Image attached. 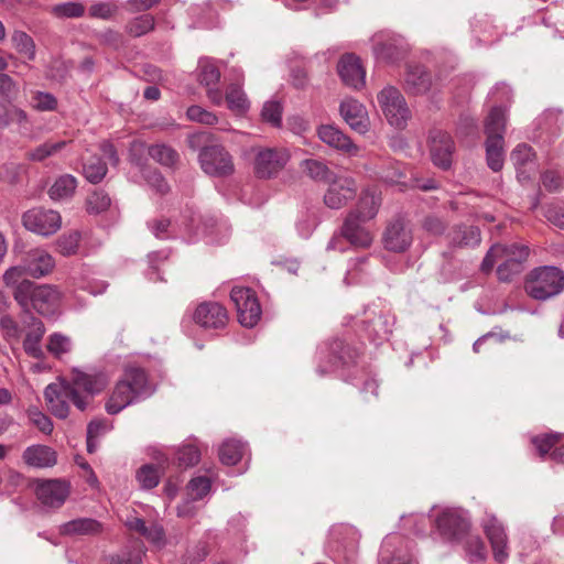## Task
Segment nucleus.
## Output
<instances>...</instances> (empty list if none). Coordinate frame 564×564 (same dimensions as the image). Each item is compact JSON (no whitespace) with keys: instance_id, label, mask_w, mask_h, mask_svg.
<instances>
[{"instance_id":"423d86ee","label":"nucleus","mask_w":564,"mask_h":564,"mask_svg":"<svg viewBox=\"0 0 564 564\" xmlns=\"http://www.w3.org/2000/svg\"><path fill=\"white\" fill-rule=\"evenodd\" d=\"M198 161L202 170L210 176H228L235 171L232 156L219 144L203 147L198 154Z\"/></svg>"},{"instance_id":"f257e3e1","label":"nucleus","mask_w":564,"mask_h":564,"mask_svg":"<svg viewBox=\"0 0 564 564\" xmlns=\"http://www.w3.org/2000/svg\"><path fill=\"white\" fill-rule=\"evenodd\" d=\"M13 297L24 311L34 308L39 314L48 316L57 310L62 294L54 285H37L30 280H23L13 290Z\"/></svg>"},{"instance_id":"c9c22d12","label":"nucleus","mask_w":564,"mask_h":564,"mask_svg":"<svg viewBox=\"0 0 564 564\" xmlns=\"http://www.w3.org/2000/svg\"><path fill=\"white\" fill-rule=\"evenodd\" d=\"M345 346L340 339H335L333 343L324 345L318 348V358L322 360L328 354V368H324L322 365L317 367L319 375H325L328 370L336 368L339 362H346L344 356Z\"/></svg>"},{"instance_id":"69168bd1","label":"nucleus","mask_w":564,"mask_h":564,"mask_svg":"<svg viewBox=\"0 0 564 564\" xmlns=\"http://www.w3.org/2000/svg\"><path fill=\"white\" fill-rule=\"evenodd\" d=\"M187 118L192 121L204 123V124H215L217 122V117L210 111L202 108L200 106H191L186 111Z\"/></svg>"},{"instance_id":"ea45409f","label":"nucleus","mask_w":564,"mask_h":564,"mask_svg":"<svg viewBox=\"0 0 564 564\" xmlns=\"http://www.w3.org/2000/svg\"><path fill=\"white\" fill-rule=\"evenodd\" d=\"M77 187L76 178L70 174L59 176L48 189L53 200H63L73 196Z\"/></svg>"},{"instance_id":"4c0bfd02","label":"nucleus","mask_w":564,"mask_h":564,"mask_svg":"<svg viewBox=\"0 0 564 564\" xmlns=\"http://www.w3.org/2000/svg\"><path fill=\"white\" fill-rule=\"evenodd\" d=\"M247 452V445L234 438L226 440L219 447V459L224 465L232 466L241 460Z\"/></svg>"},{"instance_id":"4d7b16f0","label":"nucleus","mask_w":564,"mask_h":564,"mask_svg":"<svg viewBox=\"0 0 564 564\" xmlns=\"http://www.w3.org/2000/svg\"><path fill=\"white\" fill-rule=\"evenodd\" d=\"M261 118L263 121L278 128L282 122V106L279 101L270 100L264 102L261 110Z\"/></svg>"},{"instance_id":"f3484780","label":"nucleus","mask_w":564,"mask_h":564,"mask_svg":"<svg viewBox=\"0 0 564 564\" xmlns=\"http://www.w3.org/2000/svg\"><path fill=\"white\" fill-rule=\"evenodd\" d=\"M430 152L434 165L443 170H448L452 165L454 154L452 137L444 131H433L430 137Z\"/></svg>"},{"instance_id":"7ed1b4c3","label":"nucleus","mask_w":564,"mask_h":564,"mask_svg":"<svg viewBox=\"0 0 564 564\" xmlns=\"http://www.w3.org/2000/svg\"><path fill=\"white\" fill-rule=\"evenodd\" d=\"M563 289V271L551 265L534 269L525 282L527 293L539 301H545L556 296Z\"/></svg>"},{"instance_id":"3c124183","label":"nucleus","mask_w":564,"mask_h":564,"mask_svg":"<svg viewBox=\"0 0 564 564\" xmlns=\"http://www.w3.org/2000/svg\"><path fill=\"white\" fill-rule=\"evenodd\" d=\"M162 471L153 465L145 464L138 469L135 478L142 488L152 489L159 485Z\"/></svg>"},{"instance_id":"c756f323","label":"nucleus","mask_w":564,"mask_h":564,"mask_svg":"<svg viewBox=\"0 0 564 564\" xmlns=\"http://www.w3.org/2000/svg\"><path fill=\"white\" fill-rule=\"evenodd\" d=\"M406 52L408 46L400 37L377 42L373 46V53L377 59L386 63H395L402 59L406 55Z\"/></svg>"},{"instance_id":"680f3d73","label":"nucleus","mask_w":564,"mask_h":564,"mask_svg":"<svg viewBox=\"0 0 564 564\" xmlns=\"http://www.w3.org/2000/svg\"><path fill=\"white\" fill-rule=\"evenodd\" d=\"M117 11V4L109 1L96 2L89 7V15L101 20L112 19Z\"/></svg>"},{"instance_id":"6ab92c4d","label":"nucleus","mask_w":564,"mask_h":564,"mask_svg":"<svg viewBox=\"0 0 564 564\" xmlns=\"http://www.w3.org/2000/svg\"><path fill=\"white\" fill-rule=\"evenodd\" d=\"M345 122L356 132L365 134L369 130V117L365 106L354 98H345L339 105Z\"/></svg>"},{"instance_id":"bf43d9fd","label":"nucleus","mask_w":564,"mask_h":564,"mask_svg":"<svg viewBox=\"0 0 564 564\" xmlns=\"http://www.w3.org/2000/svg\"><path fill=\"white\" fill-rule=\"evenodd\" d=\"M110 204L111 200L107 193L95 191L87 198V210L90 214H100L107 210Z\"/></svg>"},{"instance_id":"9d476101","label":"nucleus","mask_w":564,"mask_h":564,"mask_svg":"<svg viewBox=\"0 0 564 564\" xmlns=\"http://www.w3.org/2000/svg\"><path fill=\"white\" fill-rule=\"evenodd\" d=\"M481 525L491 544L494 558L500 564L505 563L509 557V546L503 524L495 514L486 513Z\"/></svg>"},{"instance_id":"20e7f679","label":"nucleus","mask_w":564,"mask_h":564,"mask_svg":"<svg viewBox=\"0 0 564 564\" xmlns=\"http://www.w3.org/2000/svg\"><path fill=\"white\" fill-rule=\"evenodd\" d=\"M44 398L51 413L58 419L68 416L69 402L80 411L87 408V400L66 380L50 383L44 390Z\"/></svg>"},{"instance_id":"e433bc0d","label":"nucleus","mask_w":564,"mask_h":564,"mask_svg":"<svg viewBox=\"0 0 564 564\" xmlns=\"http://www.w3.org/2000/svg\"><path fill=\"white\" fill-rule=\"evenodd\" d=\"M459 541L470 564L482 563L486 560L487 549L479 535L467 532Z\"/></svg>"},{"instance_id":"2f4dec72","label":"nucleus","mask_w":564,"mask_h":564,"mask_svg":"<svg viewBox=\"0 0 564 564\" xmlns=\"http://www.w3.org/2000/svg\"><path fill=\"white\" fill-rule=\"evenodd\" d=\"M405 89L413 95H422L430 90L431 75L421 65H409L404 78Z\"/></svg>"},{"instance_id":"f8f14e48","label":"nucleus","mask_w":564,"mask_h":564,"mask_svg":"<svg viewBox=\"0 0 564 564\" xmlns=\"http://www.w3.org/2000/svg\"><path fill=\"white\" fill-rule=\"evenodd\" d=\"M412 241V231L402 218L398 217L388 223L382 235L386 250L401 253L410 248Z\"/></svg>"},{"instance_id":"c03bdc74","label":"nucleus","mask_w":564,"mask_h":564,"mask_svg":"<svg viewBox=\"0 0 564 564\" xmlns=\"http://www.w3.org/2000/svg\"><path fill=\"white\" fill-rule=\"evenodd\" d=\"M154 17L145 13L129 20L124 25V32L132 37H140L154 30Z\"/></svg>"},{"instance_id":"864d4df0","label":"nucleus","mask_w":564,"mask_h":564,"mask_svg":"<svg viewBox=\"0 0 564 564\" xmlns=\"http://www.w3.org/2000/svg\"><path fill=\"white\" fill-rule=\"evenodd\" d=\"M176 459L181 467L195 466L200 459V451L194 444H185L176 451Z\"/></svg>"},{"instance_id":"b1692460","label":"nucleus","mask_w":564,"mask_h":564,"mask_svg":"<svg viewBox=\"0 0 564 564\" xmlns=\"http://www.w3.org/2000/svg\"><path fill=\"white\" fill-rule=\"evenodd\" d=\"M198 78L202 85L207 88V96L215 105L223 102V94L219 89L213 86L217 85L220 79V72L218 67L208 58L199 61Z\"/></svg>"},{"instance_id":"2eb2a0df","label":"nucleus","mask_w":564,"mask_h":564,"mask_svg":"<svg viewBox=\"0 0 564 564\" xmlns=\"http://www.w3.org/2000/svg\"><path fill=\"white\" fill-rule=\"evenodd\" d=\"M357 192V185L350 177H335L329 182L327 192L324 195V203L332 209L344 207L352 199Z\"/></svg>"},{"instance_id":"58836bf2","label":"nucleus","mask_w":564,"mask_h":564,"mask_svg":"<svg viewBox=\"0 0 564 564\" xmlns=\"http://www.w3.org/2000/svg\"><path fill=\"white\" fill-rule=\"evenodd\" d=\"M402 541L403 539L399 535H389L384 539L380 551L381 564H414L412 556L409 554L392 555L391 546Z\"/></svg>"},{"instance_id":"052dcab7","label":"nucleus","mask_w":564,"mask_h":564,"mask_svg":"<svg viewBox=\"0 0 564 564\" xmlns=\"http://www.w3.org/2000/svg\"><path fill=\"white\" fill-rule=\"evenodd\" d=\"M212 482L210 479L205 476H198L193 478L188 485V495L193 500L203 499L210 491Z\"/></svg>"},{"instance_id":"9b49d317","label":"nucleus","mask_w":564,"mask_h":564,"mask_svg":"<svg viewBox=\"0 0 564 564\" xmlns=\"http://www.w3.org/2000/svg\"><path fill=\"white\" fill-rule=\"evenodd\" d=\"M290 159L283 148L259 150L254 159V172L261 178H269L280 172Z\"/></svg>"},{"instance_id":"7c9ffc66","label":"nucleus","mask_w":564,"mask_h":564,"mask_svg":"<svg viewBox=\"0 0 564 564\" xmlns=\"http://www.w3.org/2000/svg\"><path fill=\"white\" fill-rule=\"evenodd\" d=\"M139 400L135 398V394L131 392L129 386L122 383L121 380H118L116 383L109 399L105 404V409L108 414L115 415L121 412L123 409L129 406L130 404L138 402Z\"/></svg>"},{"instance_id":"37998d69","label":"nucleus","mask_w":564,"mask_h":564,"mask_svg":"<svg viewBox=\"0 0 564 564\" xmlns=\"http://www.w3.org/2000/svg\"><path fill=\"white\" fill-rule=\"evenodd\" d=\"M149 155L159 164L174 167L180 160L178 153L170 145L156 143L149 148Z\"/></svg>"},{"instance_id":"774afa93","label":"nucleus","mask_w":564,"mask_h":564,"mask_svg":"<svg viewBox=\"0 0 564 564\" xmlns=\"http://www.w3.org/2000/svg\"><path fill=\"white\" fill-rule=\"evenodd\" d=\"M145 181L151 188H153L156 193L164 195L170 191V186L163 175L156 171H149L145 174Z\"/></svg>"},{"instance_id":"13d9d810","label":"nucleus","mask_w":564,"mask_h":564,"mask_svg":"<svg viewBox=\"0 0 564 564\" xmlns=\"http://www.w3.org/2000/svg\"><path fill=\"white\" fill-rule=\"evenodd\" d=\"M502 262L498 265L497 275L501 282H510L523 271V265L519 261L510 259H500Z\"/></svg>"},{"instance_id":"412c9836","label":"nucleus","mask_w":564,"mask_h":564,"mask_svg":"<svg viewBox=\"0 0 564 564\" xmlns=\"http://www.w3.org/2000/svg\"><path fill=\"white\" fill-rule=\"evenodd\" d=\"M22 262L26 273L34 279H41L50 274L55 267L53 257L46 250L40 248L28 251L23 256Z\"/></svg>"},{"instance_id":"8fccbe9b","label":"nucleus","mask_w":564,"mask_h":564,"mask_svg":"<svg viewBox=\"0 0 564 564\" xmlns=\"http://www.w3.org/2000/svg\"><path fill=\"white\" fill-rule=\"evenodd\" d=\"M66 144V141L45 142L29 151L26 156L31 161L41 162L63 150Z\"/></svg>"},{"instance_id":"a18cd8bd","label":"nucleus","mask_w":564,"mask_h":564,"mask_svg":"<svg viewBox=\"0 0 564 564\" xmlns=\"http://www.w3.org/2000/svg\"><path fill=\"white\" fill-rule=\"evenodd\" d=\"M301 166L314 181L329 183L335 178L327 164L321 160L307 159L302 162Z\"/></svg>"},{"instance_id":"e2e57ef3","label":"nucleus","mask_w":564,"mask_h":564,"mask_svg":"<svg viewBox=\"0 0 564 564\" xmlns=\"http://www.w3.org/2000/svg\"><path fill=\"white\" fill-rule=\"evenodd\" d=\"M58 18H80L85 13V7L79 2H65L53 8Z\"/></svg>"},{"instance_id":"5701e85b","label":"nucleus","mask_w":564,"mask_h":564,"mask_svg":"<svg viewBox=\"0 0 564 564\" xmlns=\"http://www.w3.org/2000/svg\"><path fill=\"white\" fill-rule=\"evenodd\" d=\"M366 221L347 216L343 227L341 236L355 248H369L373 241L371 232L364 226Z\"/></svg>"},{"instance_id":"393cba45","label":"nucleus","mask_w":564,"mask_h":564,"mask_svg":"<svg viewBox=\"0 0 564 564\" xmlns=\"http://www.w3.org/2000/svg\"><path fill=\"white\" fill-rule=\"evenodd\" d=\"M380 206V193L376 189H367L360 194L356 207L347 216H354L355 219L367 223L377 216Z\"/></svg>"},{"instance_id":"603ef678","label":"nucleus","mask_w":564,"mask_h":564,"mask_svg":"<svg viewBox=\"0 0 564 564\" xmlns=\"http://www.w3.org/2000/svg\"><path fill=\"white\" fill-rule=\"evenodd\" d=\"M80 241V234L77 230L65 234L56 241L57 251L65 256H73L77 252Z\"/></svg>"},{"instance_id":"5fc2aeb1","label":"nucleus","mask_w":564,"mask_h":564,"mask_svg":"<svg viewBox=\"0 0 564 564\" xmlns=\"http://www.w3.org/2000/svg\"><path fill=\"white\" fill-rule=\"evenodd\" d=\"M70 349L72 340L69 337L59 333H54L48 337L47 350L56 358H61L62 355L69 352Z\"/></svg>"},{"instance_id":"de8ad7c7","label":"nucleus","mask_w":564,"mask_h":564,"mask_svg":"<svg viewBox=\"0 0 564 564\" xmlns=\"http://www.w3.org/2000/svg\"><path fill=\"white\" fill-rule=\"evenodd\" d=\"M83 172L87 181L97 184L106 176L107 165L99 156H91L85 161Z\"/></svg>"},{"instance_id":"f704fd0d","label":"nucleus","mask_w":564,"mask_h":564,"mask_svg":"<svg viewBox=\"0 0 564 564\" xmlns=\"http://www.w3.org/2000/svg\"><path fill=\"white\" fill-rule=\"evenodd\" d=\"M392 325L393 323L388 316L379 314L365 322V332L375 345H380L388 339L392 332Z\"/></svg>"},{"instance_id":"6e6d98bb","label":"nucleus","mask_w":564,"mask_h":564,"mask_svg":"<svg viewBox=\"0 0 564 564\" xmlns=\"http://www.w3.org/2000/svg\"><path fill=\"white\" fill-rule=\"evenodd\" d=\"M31 106L37 111H54L57 107V99L46 91H35L31 97Z\"/></svg>"},{"instance_id":"0eeeda50","label":"nucleus","mask_w":564,"mask_h":564,"mask_svg":"<svg viewBox=\"0 0 564 564\" xmlns=\"http://www.w3.org/2000/svg\"><path fill=\"white\" fill-rule=\"evenodd\" d=\"M239 323L245 327H253L261 317V306L254 292L245 286H235L230 292Z\"/></svg>"},{"instance_id":"72a5a7b5","label":"nucleus","mask_w":564,"mask_h":564,"mask_svg":"<svg viewBox=\"0 0 564 564\" xmlns=\"http://www.w3.org/2000/svg\"><path fill=\"white\" fill-rule=\"evenodd\" d=\"M447 240L454 247H476L481 240L480 230L475 226H455L448 232Z\"/></svg>"},{"instance_id":"79ce46f5","label":"nucleus","mask_w":564,"mask_h":564,"mask_svg":"<svg viewBox=\"0 0 564 564\" xmlns=\"http://www.w3.org/2000/svg\"><path fill=\"white\" fill-rule=\"evenodd\" d=\"M532 148L524 143L518 144L511 152L510 159L518 171V177L520 181H525L530 177L522 169L532 163Z\"/></svg>"},{"instance_id":"aec40b11","label":"nucleus","mask_w":564,"mask_h":564,"mask_svg":"<svg viewBox=\"0 0 564 564\" xmlns=\"http://www.w3.org/2000/svg\"><path fill=\"white\" fill-rule=\"evenodd\" d=\"M317 135L323 143L347 155L355 156L359 152L351 139L334 124H321Z\"/></svg>"},{"instance_id":"1a4fd4ad","label":"nucleus","mask_w":564,"mask_h":564,"mask_svg":"<svg viewBox=\"0 0 564 564\" xmlns=\"http://www.w3.org/2000/svg\"><path fill=\"white\" fill-rule=\"evenodd\" d=\"M440 535L447 541H459L467 532L469 523L459 510L446 508L435 519Z\"/></svg>"},{"instance_id":"ddd939ff","label":"nucleus","mask_w":564,"mask_h":564,"mask_svg":"<svg viewBox=\"0 0 564 564\" xmlns=\"http://www.w3.org/2000/svg\"><path fill=\"white\" fill-rule=\"evenodd\" d=\"M195 324L204 329H223L228 323L226 308L216 302L200 303L193 313Z\"/></svg>"},{"instance_id":"6e6552de","label":"nucleus","mask_w":564,"mask_h":564,"mask_svg":"<svg viewBox=\"0 0 564 564\" xmlns=\"http://www.w3.org/2000/svg\"><path fill=\"white\" fill-rule=\"evenodd\" d=\"M23 226L41 236H51L62 226L61 215L53 209L33 208L23 214Z\"/></svg>"},{"instance_id":"cd10ccee","label":"nucleus","mask_w":564,"mask_h":564,"mask_svg":"<svg viewBox=\"0 0 564 564\" xmlns=\"http://www.w3.org/2000/svg\"><path fill=\"white\" fill-rule=\"evenodd\" d=\"M29 319V330L23 340V349L29 356L35 359H43L44 351L41 341L45 334V326L41 319L34 316H30Z\"/></svg>"},{"instance_id":"39448f33","label":"nucleus","mask_w":564,"mask_h":564,"mask_svg":"<svg viewBox=\"0 0 564 564\" xmlns=\"http://www.w3.org/2000/svg\"><path fill=\"white\" fill-rule=\"evenodd\" d=\"M377 100L384 118L392 127L398 129L405 127L411 111L405 98L397 87L386 86L378 93Z\"/></svg>"},{"instance_id":"c85d7f7f","label":"nucleus","mask_w":564,"mask_h":564,"mask_svg":"<svg viewBox=\"0 0 564 564\" xmlns=\"http://www.w3.org/2000/svg\"><path fill=\"white\" fill-rule=\"evenodd\" d=\"M76 390L83 389L88 394L101 392L108 384V379L104 373H87L78 369H73L72 380L68 381Z\"/></svg>"},{"instance_id":"a878e982","label":"nucleus","mask_w":564,"mask_h":564,"mask_svg":"<svg viewBox=\"0 0 564 564\" xmlns=\"http://www.w3.org/2000/svg\"><path fill=\"white\" fill-rule=\"evenodd\" d=\"M22 459L29 467L41 469L53 467L57 463V455L50 446L35 444L23 451Z\"/></svg>"},{"instance_id":"bb28decb","label":"nucleus","mask_w":564,"mask_h":564,"mask_svg":"<svg viewBox=\"0 0 564 564\" xmlns=\"http://www.w3.org/2000/svg\"><path fill=\"white\" fill-rule=\"evenodd\" d=\"M120 380L129 386L131 392L135 394L139 401L149 398L154 392V388L149 382L147 372L142 368H127Z\"/></svg>"},{"instance_id":"4be33fe9","label":"nucleus","mask_w":564,"mask_h":564,"mask_svg":"<svg viewBox=\"0 0 564 564\" xmlns=\"http://www.w3.org/2000/svg\"><path fill=\"white\" fill-rule=\"evenodd\" d=\"M188 230H194L195 236L209 237L210 242H220L228 236L229 227L225 221H218L214 216L199 217L197 224L193 217L188 225Z\"/></svg>"},{"instance_id":"a19ab883","label":"nucleus","mask_w":564,"mask_h":564,"mask_svg":"<svg viewBox=\"0 0 564 564\" xmlns=\"http://www.w3.org/2000/svg\"><path fill=\"white\" fill-rule=\"evenodd\" d=\"M13 48L28 61H33L36 55V46L33 39L24 31L15 30L11 34Z\"/></svg>"},{"instance_id":"49530a36","label":"nucleus","mask_w":564,"mask_h":564,"mask_svg":"<svg viewBox=\"0 0 564 564\" xmlns=\"http://www.w3.org/2000/svg\"><path fill=\"white\" fill-rule=\"evenodd\" d=\"M228 108L236 113H243L249 109V101L239 85H230L226 94Z\"/></svg>"},{"instance_id":"f03ea898","label":"nucleus","mask_w":564,"mask_h":564,"mask_svg":"<svg viewBox=\"0 0 564 564\" xmlns=\"http://www.w3.org/2000/svg\"><path fill=\"white\" fill-rule=\"evenodd\" d=\"M506 129V108L502 105L495 106L489 112L485 132L486 160L489 169L499 172L503 166V133Z\"/></svg>"},{"instance_id":"a211bd4d","label":"nucleus","mask_w":564,"mask_h":564,"mask_svg":"<svg viewBox=\"0 0 564 564\" xmlns=\"http://www.w3.org/2000/svg\"><path fill=\"white\" fill-rule=\"evenodd\" d=\"M337 72L341 82L352 89H360L366 83V70L359 57L355 54H345L337 64Z\"/></svg>"},{"instance_id":"dca6fc26","label":"nucleus","mask_w":564,"mask_h":564,"mask_svg":"<svg viewBox=\"0 0 564 564\" xmlns=\"http://www.w3.org/2000/svg\"><path fill=\"white\" fill-rule=\"evenodd\" d=\"M529 257V247L525 245H494L485 256L481 262V270L484 272H489L495 265L497 259H510L513 261H519L520 264L527 261Z\"/></svg>"},{"instance_id":"09e8293b","label":"nucleus","mask_w":564,"mask_h":564,"mask_svg":"<svg viewBox=\"0 0 564 564\" xmlns=\"http://www.w3.org/2000/svg\"><path fill=\"white\" fill-rule=\"evenodd\" d=\"M142 554V544L140 541H135L130 547H126L112 556L110 564H141Z\"/></svg>"},{"instance_id":"473e14b6","label":"nucleus","mask_w":564,"mask_h":564,"mask_svg":"<svg viewBox=\"0 0 564 564\" xmlns=\"http://www.w3.org/2000/svg\"><path fill=\"white\" fill-rule=\"evenodd\" d=\"M102 532V524L91 518H78L59 527L62 535H97Z\"/></svg>"},{"instance_id":"0e129e2a","label":"nucleus","mask_w":564,"mask_h":564,"mask_svg":"<svg viewBox=\"0 0 564 564\" xmlns=\"http://www.w3.org/2000/svg\"><path fill=\"white\" fill-rule=\"evenodd\" d=\"M28 416L30 421L43 433L51 434L53 431V423L51 419L41 412L37 408L31 406L28 409Z\"/></svg>"},{"instance_id":"338daca9","label":"nucleus","mask_w":564,"mask_h":564,"mask_svg":"<svg viewBox=\"0 0 564 564\" xmlns=\"http://www.w3.org/2000/svg\"><path fill=\"white\" fill-rule=\"evenodd\" d=\"M29 275L26 273V269L21 261L20 264L10 267L3 274V281L7 286L17 289V285L20 284L24 279V276Z\"/></svg>"},{"instance_id":"4468645a","label":"nucleus","mask_w":564,"mask_h":564,"mask_svg":"<svg viewBox=\"0 0 564 564\" xmlns=\"http://www.w3.org/2000/svg\"><path fill=\"white\" fill-rule=\"evenodd\" d=\"M35 494L43 506L59 508L69 495V485L61 479L41 480L36 485Z\"/></svg>"}]
</instances>
